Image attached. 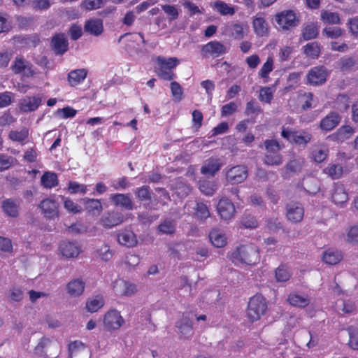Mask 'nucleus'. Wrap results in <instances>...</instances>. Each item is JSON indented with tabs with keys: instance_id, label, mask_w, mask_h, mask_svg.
<instances>
[{
	"instance_id": "f8f14e48",
	"label": "nucleus",
	"mask_w": 358,
	"mask_h": 358,
	"mask_svg": "<svg viewBox=\"0 0 358 358\" xmlns=\"http://www.w3.org/2000/svg\"><path fill=\"white\" fill-rule=\"evenodd\" d=\"M217 210L220 217L224 220L231 219L236 212L234 203L226 197H223L219 201Z\"/></svg>"
},
{
	"instance_id": "f03ea898",
	"label": "nucleus",
	"mask_w": 358,
	"mask_h": 358,
	"mask_svg": "<svg viewBox=\"0 0 358 358\" xmlns=\"http://www.w3.org/2000/svg\"><path fill=\"white\" fill-rule=\"evenodd\" d=\"M267 309L265 298L261 294H256L250 298L247 310L249 319L254 322L259 320Z\"/></svg>"
},
{
	"instance_id": "774afa93",
	"label": "nucleus",
	"mask_w": 358,
	"mask_h": 358,
	"mask_svg": "<svg viewBox=\"0 0 358 358\" xmlns=\"http://www.w3.org/2000/svg\"><path fill=\"white\" fill-rule=\"evenodd\" d=\"M241 223L244 227L250 229L256 228L258 225L257 220L250 215H245L242 218Z\"/></svg>"
},
{
	"instance_id": "cd10ccee",
	"label": "nucleus",
	"mask_w": 358,
	"mask_h": 358,
	"mask_svg": "<svg viewBox=\"0 0 358 358\" xmlns=\"http://www.w3.org/2000/svg\"><path fill=\"white\" fill-rule=\"evenodd\" d=\"M331 198L335 204L342 207L348 201V194L343 185H337L334 187Z\"/></svg>"
},
{
	"instance_id": "052dcab7",
	"label": "nucleus",
	"mask_w": 358,
	"mask_h": 358,
	"mask_svg": "<svg viewBox=\"0 0 358 358\" xmlns=\"http://www.w3.org/2000/svg\"><path fill=\"white\" fill-rule=\"evenodd\" d=\"M303 164L302 159H293L291 160L286 166L287 171L292 173H296L301 170Z\"/></svg>"
},
{
	"instance_id": "c85d7f7f",
	"label": "nucleus",
	"mask_w": 358,
	"mask_h": 358,
	"mask_svg": "<svg viewBox=\"0 0 358 358\" xmlns=\"http://www.w3.org/2000/svg\"><path fill=\"white\" fill-rule=\"evenodd\" d=\"M87 75L85 69L72 70L68 73L67 80L71 86H76L84 81Z\"/></svg>"
},
{
	"instance_id": "a18cd8bd",
	"label": "nucleus",
	"mask_w": 358,
	"mask_h": 358,
	"mask_svg": "<svg viewBox=\"0 0 358 358\" xmlns=\"http://www.w3.org/2000/svg\"><path fill=\"white\" fill-rule=\"evenodd\" d=\"M158 230L164 234H172L176 230V222L173 220L166 219L159 226Z\"/></svg>"
},
{
	"instance_id": "7c9ffc66",
	"label": "nucleus",
	"mask_w": 358,
	"mask_h": 358,
	"mask_svg": "<svg viewBox=\"0 0 358 358\" xmlns=\"http://www.w3.org/2000/svg\"><path fill=\"white\" fill-rule=\"evenodd\" d=\"M176 327L185 338H188L192 334V322L186 315H183L180 321L177 323Z\"/></svg>"
},
{
	"instance_id": "a211bd4d",
	"label": "nucleus",
	"mask_w": 358,
	"mask_h": 358,
	"mask_svg": "<svg viewBox=\"0 0 358 358\" xmlns=\"http://www.w3.org/2000/svg\"><path fill=\"white\" fill-rule=\"evenodd\" d=\"M85 282L80 278L72 279L66 286V292L71 297L81 296L85 291Z\"/></svg>"
},
{
	"instance_id": "13d9d810",
	"label": "nucleus",
	"mask_w": 358,
	"mask_h": 358,
	"mask_svg": "<svg viewBox=\"0 0 358 358\" xmlns=\"http://www.w3.org/2000/svg\"><path fill=\"white\" fill-rule=\"evenodd\" d=\"M97 253L101 259L105 262L110 260L113 256V252L110 249L108 245L101 246L97 250Z\"/></svg>"
},
{
	"instance_id": "864d4df0",
	"label": "nucleus",
	"mask_w": 358,
	"mask_h": 358,
	"mask_svg": "<svg viewBox=\"0 0 358 358\" xmlns=\"http://www.w3.org/2000/svg\"><path fill=\"white\" fill-rule=\"evenodd\" d=\"M156 72L159 78L164 80H172L176 77V74L171 70L164 69L159 66Z\"/></svg>"
},
{
	"instance_id": "bf43d9fd",
	"label": "nucleus",
	"mask_w": 358,
	"mask_h": 358,
	"mask_svg": "<svg viewBox=\"0 0 358 358\" xmlns=\"http://www.w3.org/2000/svg\"><path fill=\"white\" fill-rule=\"evenodd\" d=\"M262 113V109L258 103L254 100L248 101L246 104L245 114L249 115L250 114H258Z\"/></svg>"
},
{
	"instance_id": "72a5a7b5",
	"label": "nucleus",
	"mask_w": 358,
	"mask_h": 358,
	"mask_svg": "<svg viewBox=\"0 0 358 358\" xmlns=\"http://www.w3.org/2000/svg\"><path fill=\"white\" fill-rule=\"evenodd\" d=\"M41 185L46 189H52L58 185L57 175L55 172H45L41 178Z\"/></svg>"
},
{
	"instance_id": "5701e85b",
	"label": "nucleus",
	"mask_w": 358,
	"mask_h": 358,
	"mask_svg": "<svg viewBox=\"0 0 358 358\" xmlns=\"http://www.w3.org/2000/svg\"><path fill=\"white\" fill-rule=\"evenodd\" d=\"M41 103V98L39 96H26L20 102V108L24 112L36 110Z\"/></svg>"
},
{
	"instance_id": "ea45409f",
	"label": "nucleus",
	"mask_w": 358,
	"mask_h": 358,
	"mask_svg": "<svg viewBox=\"0 0 358 358\" xmlns=\"http://www.w3.org/2000/svg\"><path fill=\"white\" fill-rule=\"evenodd\" d=\"M107 0H83L80 3L81 8L85 10H94L102 8Z\"/></svg>"
},
{
	"instance_id": "603ef678",
	"label": "nucleus",
	"mask_w": 358,
	"mask_h": 358,
	"mask_svg": "<svg viewBox=\"0 0 358 358\" xmlns=\"http://www.w3.org/2000/svg\"><path fill=\"white\" fill-rule=\"evenodd\" d=\"M28 137V130L23 129L20 131H10L9 133V138L17 142H22Z\"/></svg>"
},
{
	"instance_id": "7ed1b4c3",
	"label": "nucleus",
	"mask_w": 358,
	"mask_h": 358,
	"mask_svg": "<svg viewBox=\"0 0 358 358\" xmlns=\"http://www.w3.org/2000/svg\"><path fill=\"white\" fill-rule=\"evenodd\" d=\"M266 153L264 157V162L268 165H280L282 159L279 151L281 147L279 143L273 139L266 140L264 142Z\"/></svg>"
},
{
	"instance_id": "9d476101",
	"label": "nucleus",
	"mask_w": 358,
	"mask_h": 358,
	"mask_svg": "<svg viewBox=\"0 0 358 358\" xmlns=\"http://www.w3.org/2000/svg\"><path fill=\"white\" fill-rule=\"evenodd\" d=\"M38 207L44 217L49 220H55L59 217V203L53 198L42 200Z\"/></svg>"
},
{
	"instance_id": "a19ab883",
	"label": "nucleus",
	"mask_w": 358,
	"mask_h": 358,
	"mask_svg": "<svg viewBox=\"0 0 358 358\" xmlns=\"http://www.w3.org/2000/svg\"><path fill=\"white\" fill-rule=\"evenodd\" d=\"M217 189V183L215 181L201 180L199 182V189L206 195H213Z\"/></svg>"
},
{
	"instance_id": "e433bc0d",
	"label": "nucleus",
	"mask_w": 358,
	"mask_h": 358,
	"mask_svg": "<svg viewBox=\"0 0 358 358\" xmlns=\"http://www.w3.org/2000/svg\"><path fill=\"white\" fill-rule=\"evenodd\" d=\"M104 305V299L102 296L97 295L89 299L86 302V309L90 313L98 311Z\"/></svg>"
},
{
	"instance_id": "58836bf2",
	"label": "nucleus",
	"mask_w": 358,
	"mask_h": 358,
	"mask_svg": "<svg viewBox=\"0 0 358 358\" xmlns=\"http://www.w3.org/2000/svg\"><path fill=\"white\" fill-rule=\"evenodd\" d=\"M214 7L222 15H233L236 13V9L234 6H229L225 2L220 0L214 3Z\"/></svg>"
},
{
	"instance_id": "5fc2aeb1",
	"label": "nucleus",
	"mask_w": 358,
	"mask_h": 358,
	"mask_svg": "<svg viewBox=\"0 0 358 358\" xmlns=\"http://www.w3.org/2000/svg\"><path fill=\"white\" fill-rule=\"evenodd\" d=\"M85 348V345L80 341H75L73 342H71L69 344L68 350L69 355L72 357L74 355H76L78 352L84 350Z\"/></svg>"
},
{
	"instance_id": "79ce46f5",
	"label": "nucleus",
	"mask_w": 358,
	"mask_h": 358,
	"mask_svg": "<svg viewBox=\"0 0 358 358\" xmlns=\"http://www.w3.org/2000/svg\"><path fill=\"white\" fill-rule=\"evenodd\" d=\"M157 62L159 66L171 71L179 64V60L176 57H169L166 59L163 57H158Z\"/></svg>"
},
{
	"instance_id": "8fccbe9b",
	"label": "nucleus",
	"mask_w": 358,
	"mask_h": 358,
	"mask_svg": "<svg viewBox=\"0 0 358 358\" xmlns=\"http://www.w3.org/2000/svg\"><path fill=\"white\" fill-rule=\"evenodd\" d=\"M322 20L329 24H340V17L337 13L322 10L321 13Z\"/></svg>"
},
{
	"instance_id": "a878e982",
	"label": "nucleus",
	"mask_w": 358,
	"mask_h": 358,
	"mask_svg": "<svg viewBox=\"0 0 358 358\" xmlns=\"http://www.w3.org/2000/svg\"><path fill=\"white\" fill-rule=\"evenodd\" d=\"M84 29L86 32L98 36L103 31V21L98 18L90 19L85 22Z\"/></svg>"
},
{
	"instance_id": "4468645a",
	"label": "nucleus",
	"mask_w": 358,
	"mask_h": 358,
	"mask_svg": "<svg viewBox=\"0 0 358 358\" xmlns=\"http://www.w3.org/2000/svg\"><path fill=\"white\" fill-rule=\"evenodd\" d=\"M124 216L122 213L118 211H108L101 217L100 222L103 227L107 229L113 228L122 223Z\"/></svg>"
},
{
	"instance_id": "f704fd0d",
	"label": "nucleus",
	"mask_w": 358,
	"mask_h": 358,
	"mask_svg": "<svg viewBox=\"0 0 358 358\" xmlns=\"http://www.w3.org/2000/svg\"><path fill=\"white\" fill-rule=\"evenodd\" d=\"M18 207L19 203L12 199H6L2 203L3 212L12 217H16L18 215Z\"/></svg>"
},
{
	"instance_id": "b1692460",
	"label": "nucleus",
	"mask_w": 358,
	"mask_h": 358,
	"mask_svg": "<svg viewBox=\"0 0 358 358\" xmlns=\"http://www.w3.org/2000/svg\"><path fill=\"white\" fill-rule=\"evenodd\" d=\"M341 116L337 112H331L320 122V128L324 131H331L338 125Z\"/></svg>"
},
{
	"instance_id": "680f3d73",
	"label": "nucleus",
	"mask_w": 358,
	"mask_h": 358,
	"mask_svg": "<svg viewBox=\"0 0 358 358\" xmlns=\"http://www.w3.org/2000/svg\"><path fill=\"white\" fill-rule=\"evenodd\" d=\"M328 156V149L320 148L316 149L313 152V157L315 162L321 163L324 161Z\"/></svg>"
},
{
	"instance_id": "aec40b11",
	"label": "nucleus",
	"mask_w": 358,
	"mask_h": 358,
	"mask_svg": "<svg viewBox=\"0 0 358 358\" xmlns=\"http://www.w3.org/2000/svg\"><path fill=\"white\" fill-rule=\"evenodd\" d=\"M81 201L84 206L85 210L90 215L97 216L103 210V206L101 201L98 199L85 197L82 199Z\"/></svg>"
},
{
	"instance_id": "49530a36",
	"label": "nucleus",
	"mask_w": 358,
	"mask_h": 358,
	"mask_svg": "<svg viewBox=\"0 0 358 358\" xmlns=\"http://www.w3.org/2000/svg\"><path fill=\"white\" fill-rule=\"evenodd\" d=\"M88 185L78 183L76 181H69L68 183L67 190L71 194L80 193L86 194Z\"/></svg>"
},
{
	"instance_id": "412c9836",
	"label": "nucleus",
	"mask_w": 358,
	"mask_h": 358,
	"mask_svg": "<svg viewBox=\"0 0 358 358\" xmlns=\"http://www.w3.org/2000/svg\"><path fill=\"white\" fill-rule=\"evenodd\" d=\"M117 241L127 248L134 247L138 243L136 234L129 229H124L118 233Z\"/></svg>"
},
{
	"instance_id": "393cba45",
	"label": "nucleus",
	"mask_w": 358,
	"mask_h": 358,
	"mask_svg": "<svg viewBox=\"0 0 358 358\" xmlns=\"http://www.w3.org/2000/svg\"><path fill=\"white\" fill-rule=\"evenodd\" d=\"M252 27L255 34L259 37L266 36L268 34V24L263 17H255Z\"/></svg>"
},
{
	"instance_id": "09e8293b",
	"label": "nucleus",
	"mask_w": 358,
	"mask_h": 358,
	"mask_svg": "<svg viewBox=\"0 0 358 358\" xmlns=\"http://www.w3.org/2000/svg\"><path fill=\"white\" fill-rule=\"evenodd\" d=\"M273 69V59L271 57H268L266 62L263 64L262 69L259 72V76L264 79H266L265 82H267L269 73Z\"/></svg>"
},
{
	"instance_id": "37998d69",
	"label": "nucleus",
	"mask_w": 358,
	"mask_h": 358,
	"mask_svg": "<svg viewBox=\"0 0 358 358\" xmlns=\"http://www.w3.org/2000/svg\"><path fill=\"white\" fill-rule=\"evenodd\" d=\"M318 32V28L315 24H308L302 31V36L305 41L311 40L317 37Z\"/></svg>"
},
{
	"instance_id": "423d86ee",
	"label": "nucleus",
	"mask_w": 358,
	"mask_h": 358,
	"mask_svg": "<svg viewBox=\"0 0 358 358\" xmlns=\"http://www.w3.org/2000/svg\"><path fill=\"white\" fill-rule=\"evenodd\" d=\"M103 324L107 331H112L119 329L124 324V320L120 311L110 309L105 313Z\"/></svg>"
},
{
	"instance_id": "20e7f679",
	"label": "nucleus",
	"mask_w": 358,
	"mask_h": 358,
	"mask_svg": "<svg viewBox=\"0 0 358 358\" xmlns=\"http://www.w3.org/2000/svg\"><path fill=\"white\" fill-rule=\"evenodd\" d=\"M330 72L323 65L311 68L307 74L308 83L313 86L323 85L329 76Z\"/></svg>"
},
{
	"instance_id": "bb28decb",
	"label": "nucleus",
	"mask_w": 358,
	"mask_h": 358,
	"mask_svg": "<svg viewBox=\"0 0 358 358\" xmlns=\"http://www.w3.org/2000/svg\"><path fill=\"white\" fill-rule=\"evenodd\" d=\"M222 163L219 159L210 158L202 166L201 173L203 175L213 176L220 169Z\"/></svg>"
},
{
	"instance_id": "69168bd1",
	"label": "nucleus",
	"mask_w": 358,
	"mask_h": 358,
	"mask_svg": "<svg viewBox=\"0 0 358 358\" xmlns=\"http://www.w3.org/2000/svg\"><path fill=\"white\" fill-rule=\"evenodd\" d=\"M349 345L353 350H358V329H349Z\"/></svg>"
},
{
	"instance_id": "c9c22d12",
	"label": "nucleus",
	"mask_w": 358,
	"mask_h": 358,
	"mask_svg": "<svg viewBox=\"0 0 358 358\" xmlns=\"http://www.w3.org/2000/svg\"><path fill=\"white\" fill-rule=\"evenodd\" d=\"M291 276L292 272L289 268L285 264H280L275 271V278L278 282H287Z\"/></svg>"
},
{
	"instance_id": "6ab92c4d",
	"label": "nucleus",
	"mask_w": 358,
	"mask_h": 358,
	"mask_svg": "<svg viewBox=\"0 0 358 358\" xmlns=\"http://www.w3.org/2000/svg\"><path fill=\"white\" fill-rule=\"evenodd\" d=\"M109 199L115 206H120L129 210L134 208L133 201L128 194L120 193L111 194Z\"/></svg>"
},
{
	"instance_id": "f3484780",
	"label": "nucleus",
	"mask_w": 358,
	"mask_h": 358,
	"mask_svg": "<svg viewBox=\"0 0 358 358\" xmlns=\"http://www.w3.org/2000/svg\"><path fill=\"white\" fill-rule=\"evenodd\" d=\"M59 251L66 258L77 257L81 252L80 245L76 241H62L59 244Z\"/></svg>"
},
{
	"instance_id": "338daca9",
	"label": "nucleus",
	"mask_w": 358,
	"mask_h": 358,
	"mask_svg": "<svg viewBox=\"0 0 358 358\" xmlns=\"http://www.w3.org/2000/svg\"><path fill=\"white\" fill-rule=\"evenodd\" d=\"M162 8L170 17V20H174L178 17V10L175 6L162 5Z\"/></svg>"
},
{
	"instance_id": "39448f33",
	"label": "nucleus",
	"mask_w": 358,
	"mask_h": 358,
	"mask_svg": "<svg viewBox=\"0 0 358 358\" xmlns=\"http://www.w3.org/2000/svg\"><path fill=\"white\" fill-rule=\"evenodd\" d=\"M275 21L283 30H288L299 24L296 13L292 10H285L275 15Z\"/></svg>"
},
{
	"instance_id": "4be33fe9",
	"label": "nucleus",
	"mask_w": 358,
	"mask_h": 358,
	"mask_svg": "<svg viewBox=\"0 0 358 358\" xmlns=\"http://www.w3.org/2000/svg\"><path fill=\"white\" fill-rule=\"evenodd\" d=\"M287 301L292 306L305 308L310 303V298L306 294L292 292L288 295Z\"/></svg>"
},
{
	"instance_id": "0e129e2a",
	"label": "nucleus",
	"mask_w": 358,
	"mask_h": 358,
	"mask_svg": "<svg viewBox=\"0 0 358 358\" xmlns=\"http://www.w3.org/2000/svg\"><path fill=\"white\" fill-rule=\"evenodd\" d=\"M324 34L329 38H338L343 34V30L339 27H326L323 30Z\"/></svg>"
},
{
	"instance_id": "6e6552de",
	"label": "nucleus",
	"mask_w": 358,
	"mask_h": 358,
	"mask_svg": "<svg viewBox=\"0 0 358 358\" xmlns=\"http://www.w3.org/2000/svg\"><path fill=\"white\" fill-rule=\"evenodd\" d=\"M227 52L224 44L217 41H211L201 48V53L203 57H219Z\"/></svg>"
},
{
	"instance_id": "1a4fd4ad",
	"label": "nucleus",
	"mask_w": 358,
	"mask_h": 358,
	"mask_svg": "<svg viewBox=\"0 0 358 358\" xmlns=\"http://www.w3.org/2000/svg\"><path fill=\"white\" fill-rule=\"evenodd\" d=\"M248 176V169L243 165H237L228 169L226 172V179L232 185L243 182Z\"/></svg>"
},
{
	"instance_id": "6e6d98bb",
	"label": "nucleus",
	"mask_w": 358,
	"mask_h": 358,
	"mask_svg": "<svg viewBox=\"0 0 358 358\" xmlns=\"http://www.w3.org/2000/svg\"><path fill=\"white\" fill-rule=\"evenodd\" d=\"M170 88L173 98L178 101H181L183 94V90L180 85L176 81H173L170 84Z\"/></svg>"
},
{
	"instance_id": "de8ad7c7",
	"label": "nucleus",
	"mask_w": 358,
	"mask_h": 358,
	"mask_svg": "<svg viewBox=\"0 0 358 358\" xmlns=\"http://www.w3.org/2000/svg\"><path fill=\"white\" fill-rule=\"evenodd\" d=\"M191 187L182 179H178L176 183V192L181 198L187 196L191 192Z\"/></svg>"
},
{
	"instance_id": "c03bdc74",
	"label": "nucleus",
	"mask_w": 358,
	"mask_h": 358,
	"mask_svg": "<svg viewBox=\"0 0 358 358\" xmlns=\"http://www.w3.org/2000/svg\"><path fill=\"white\" fill-rule=\"evenodd\" d=\"M304 53L306 56L317 59L320 53V46L317 42H312L304 46Z\"/></svg>"
},
{
	"instance_id": "f257e3e1",
	"label": "nucleus",
	"mask_w": 358,
	"mask_h": 358,
	"mask_svg": "<svg viewBox=\"0 0 358 358\" xmlns=\"http://www.w3.org/2000/svg\"><path fill=\"white\" fill-rule=\"evenodd\" d=\"M228 257L236 266L255 265L260 260L259 249L252 243L240 245L228 253Z\"/></svg>"
},
{
	"instance_id": "3c124183",
	"label": "nucleus",
	"mask_w": 358,
	"mask_h": 358,
	"mask_svg": "<svg viewBox=\"0 0 358 358\" xmlns=\"http://www.w3.org/2000/svg\"><path fill=\"white\" fill-rule=\"evenodd\" d=\"M195 214L197 217L201 220H205L210 217V212L208 206L201 202H198L196 204Z\"/></svg>"
},
{
	"instance_id": "c756f323",
	"label": "nucleus",
	"mask_w": 358,
	"mask_h": 358,
	"mask_svg": "<svg viewBox=\"0 0 358 358\" xmlns=\"http://www.w3.org/2000/svg\"><path fill=\"white\" fill-rule=\"evenodd\" d=\"M209 239L216 248H222L227 244V237L220 230L214 229L209 233Z\"/></svg>"
},
{
	"instance_id": "2eb2a0df",
	"label": "nucleus",
	"mask_w": 358,
	"mask_h": 358,
	"mask_svg": "<svg viewBox=\"0 0 358 358\" xmlns=\"http://www.w3.org/2000/svg\"><path fill=\"white\" fill-rule=\"evenodd\" d=\"M113 289L117 294L126 296H131L137 291L135 284L122 279L114 282Z\"/></svg>"
},
{
	"instance_id": "473e14b6",
	"label": "nucleus",
	"mask_w": 358,
	"mask_h": 358,
	"mask_svg": "<svg viewBox=\"0 0 358 358\" xmlns=\"http://www.w3.org/2000/svg\"><path fill=\"white\" fill-rule=\"evenodd\" d=\"M342 258L343 255L341 252L334 249L327 250L322 256L323 262L331 265L336 264Z\"/></svg>"
},
{
	"instance_id": "2f4dec72",
	"label": "nucleus",
	"mask_w": 358,
	"mask_h": 358,
	"mask_svg": "<svg viewBox=\"0 0 358 358\" xmlns=\"http://www.w3.org/2000/svg\"><path fill=\"white\" fill-rule=\"evenodd\" d=\"M344 172L343 166L339 164H330L323 169V173L332 180L340 178Z\"/></svg>"
},
{
	"instance_id": "e2e57ef3",
	"label": "nucleus",
	"mask_w": 358,
	"mask_h": 358,
	"mask_svg": "<svg viewBox=\"0 0 358 358\" xmlns=\"http://www.w3.org/2000/svg\"><path fill=\"white\" fill-rule=\"evenodd\" d=\"M64 207L69 212L78 213L81 212V207L69 198H66L64 201Z\"/></svg>"
},
{
	"instance_id": "ddd939ff",
	"label": "nucleus",
	"mask_w": 358,
	"mask_h": 358,
	"mask_svg": "<svg viewBox=\"0 0 358 358\" xmlns=\"http://www.w3.org/2000/svg\"><path fill=\"white\" fill-rule=\"evenodd\" d=\"M286 216L287 220L293 223L300 222L304 216L303 206L298 202H292L287 204Z\"/></svg>"
},
{
	"instance_id": "0eeeda50",
	"label": "nucleus",
	"mask_w": 358,
	"mask_h": 358,
	"mask_svg": "<svg viewBox=\"0 0 358 358\" xmlns=\"http://www.w3.org/2000/svg\"><path fill=\"white\" fill-rule=\"evenodd\" d=\"M281 136L290 143L306 145L311 140V135L305 131H292L282 127Z\"/></svg>"
},
{
	"instance_id": "dca6fc26",
	"label": "nucleus",
	"mask_w": 358,
	"mask_h": 358,
	"mask_svg": "<svg viewBox=\"0 0 358 358\" xmlns=\"http://www.w3.org/2000/svg\"><path fill=\"white\" fill-rule=\"evenodd\" d=\"M51 46L56 55H64L69 48V42L66 34L59 33L54 35L51 40Z\"/></svg>"
},
{
	"instance_id": "4d7b16f0",
	"label": "nucleus",
	"mask_w": 358,
	"mask_h": 358,
	"mask_svg": "<svg viewBox=\"0 0 358 358\" xmlns=\"http://www.w3.org/2000/svg\"><path fill=\"white\" fill-rule=\"evenodd\" d=\"M14 158L4 154H0V171L8 169L13 164Z\"/></svg>"
},
{
	"instance_id": "9b49d317",
	"label": "nucleus",
	"mask_w": 358,
	"mask_h": 358,
	"mask_svg": "<svg viewBox=\"0 0 358 358\" xmlns=\"http://www.w3.org/2000/svg\"><path fill=\"white\" fill-rule=\"evenodd\" d=\"M31 67L29 62L22 57L17 56L11 66V69L15 74H22L23 76L29 78L34 74Z\"/></svg>"
},
{
	"instance_id": "4c0bfd02",
	"label": "nucleus",
	"mask_w": 358,
	"mask_h": 358,
	"mask_svg": "<svg viewBox=\"0 0 358 358\" xmlns=\"http://www.w3.org/2000/svg\"><path fill=\"white\" fill-rule=\"evenodd\" d=\"M135 194L136 198L141 202L148 201L150 203L151 201L152 192L149 186L144 185L137 188L135 191ZM144 205L145 208H148L149 203Z\"/></svg>"
}]
</instances>
